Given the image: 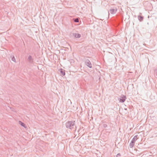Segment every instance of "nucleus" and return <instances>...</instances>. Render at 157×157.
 Masks as SVG:
<instances>
[{"mask_svg":"<svg viewBox=\"0 0 157 157\" xmlns=\"http://www.w3.org/2000/svg\"><path fill=\"white\" fill-rule=\"evenodd\" d=\"M75 121H68L66 123L65 125L67 128L72 129L74 128L75 125Z\"/></svg>","mask_w":157,"mask_h":157,"instance_id":"1","label":"nucleus"},{"mask_svg":"<svg viewBox=\"0 0 157 157\" xmlns=\"http://www.w3.org/2000/svg\"><path fill=\"white\" fill-rule=\"evenodd\" d=\"M85 63L86 65L87 66L90 68H91L92 67V64L90 61L88 59H87L85 60Z\"/></svg>","mask_w":157,"mask_h":157,"instance_id":"2","label":"nucleus"},{"mask_svg":"<svg viewBox=\"0 0 157 157\" xmlns=\"http://www.w3.org/2000/svg\"><path fill=\"white\" fill-rule=\"evenodd\" d=\"M126 99V97L123 95H122L120 97V98L119 99V100L120 102L123 103L125 101Z\"/></svg>","mask_w":157,"mask_h":157,"instance_id":"3","label":"nucleus"},{"mask_svg":"<svg viewBox=\"0 0 157 157\" xmlns=\"http://www.w3.org/2000/svg\"><path fill=\"white\" fill-rule=\"evenodd\" d=\"M27 60L29 63L30 64H32L33 62V59L32 58V56L30 55L28 56L27 59Z\"/></svg>","mask_w":157,"mask_h":157,"instance_id":"4","label":"nucleus"},{"mask_svg":"<svg viewBox=\"0 0 157 157\" xmlns=\"http://www.w3.org/2000/svg\"><path fill=\"white\" fill-rule=\"evenodd\" d=\"M117 11V9L116 8L114 9H112L109 10V12L112 14H115Z\"/></svg>","mask_w":157,"mask_h":157,"instance_id":"5","label":"nucleus"},{"mask_svg":"<svg viewBox=\"0 0 157 157\" xmlns=\"http://www.w3.org/2000/svg\"><path fill=\"white\" fill-rule=\"evenodd\" d=\"M59 71L61 75L62 76H63L65 75V70L61 68L59 70Z\"/></svg>","mask_w":157,"mask_h":157,"instance_id":"6","label":"nucleus"},{"mask_svg":"<svg viewBox=\"0 0 157 157\" xmlns=\"http://www.w3.org/2000/svg\"><path fill=\"white\" fill-rule=\"evenodd\" d=\"M73 35L76 38H79L81 37V35L78 33H73Z\"/></svg>","mask_w":157,"mask_h":157,"instance_id":"7","label":"nucleus"},{"mask_svg":"<svg viewBox=\"0 0 157 157\" xmlns=\"http://www.w3.org/2000/svg\"><path fill=\"white\" fill-rule=\"evenodd\" d=\"M135 142L133 141H131L129 144V147L130 148H132L134 145Z\"/></svg>","mask_w":157,"mask_h":157,"instance_id":"8","label":"nucleus"},{"mask_svg":"<svg viewBox=\"0 0 157 157\" xmlns=\"http://www.w3.org/2000/svg\"><path fill=\"white\" fill-rule=\"evenodd\" d=\"M19 123L22 126L25 128L26 127L25 124L24 123L22 122L21 121H19Z\"/></svg>","mask_w":157,"mask_h":157,"instance_id":"9","label":"nucleus"},{"mask_svg":"<svg viewBox=\"0 0 157 157\" xmlns=\"http://www.w3.org/2000/svg\"><path fill=\"white\" fill-rule=\"evenodd\" d=\"M138 18L139 20L140 21H142L143 20V17L140 15L138 16Z\"/></svg>","mask_w":157,"mask_h":157,"instance_id":"10","label":"nucleus"},{"mask_svg":"<svg viewBox=\"0 0 157 157\" xmlns=\"http://www.w3.org/2000/svg\"><path fill=\"white\" fill-rule=\"evenodd\" d=\"M138 136V135H135L134 138H133V139H132V141H133V142H135V141L136 140L137 138V137Z\"/></svg>","mask_w":157,"mask_h":157,"instance_id":"11","label":"nucleus"},{"mask_svg":"<svg viewBox=\"0 0 157 157\" xmlns=\"http://www.w3.org/2000/svg\"><path fill=\"white\" fill-rule=\"evenodd\" d=\"M11 57H12V60L14 62H16V59L15 58H14V56H11Z\"/></svg>","mask_w":157,"mask_h":157,"instance_id":"12","label":"nucleus"},{"mask_svg":"<svg viewBox=\"0 0 157 157\" xmlns=\"http://www.w3.org/2000/svg\"><path fill=\"white\" fill-rule=\"evenodd\" d=\"M73 20L76 22H78L79 21V20L78 18L73 19Z\"/></svg>","mask_w":157,"mask_h":157,"instance_id":"13","label":"nucleus"},{"mask_svg":"<svg viewBox=\"0 0 157 157\" xmlns=\"http://www.w3.org/2000/svg\"><path fill=\"white\" fill-rule=\"evenodd\" d=\"M121 156V155L120 153H118L117 154V155L116 157H120Z\"/></svg>","mask_w":157,"mask_h":157,"instance_id":"14","label":"nucleus"},{"mask_svg":"<svg viewBox=\"0 0 157 157\" xmlns=\"http://www.w3.org/2000/svg\"><path fill=\"white\" fill-rule=\"evenodd\" d=\"M103 126L104 128H106L107 126V125L106 124H104Z\"/></svg>","mask_w":157,"mask_h":157,"instance_id":"15","label":"nucleus"}]
</instances>
